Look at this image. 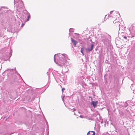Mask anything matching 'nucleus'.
Masks as SVG:
<instances>
[{"label": "nucleus", "mask_w": 135, "mask_h": 135, "mask_svg": "<svg viewBox=\"0 0 135 135\" xmlns=\"http://www.w3.org/2000/svg\"><path fill=\"white\" fill-rule=\"evenodd\" d=\"M67 57V56L65 54H56L54 57V61L59 65L62 66L68 64L66 60Z\"/></svg>", "instance_id": "1"}, {"label": "nucleus", "mask_w": 135, "mask_h": 135, "mask_svg": "<svg viewBox=\"0 0 135 135\" xmlns=\"http://www.w3.org/2000/svg\"><path fill=\"white\" fill-rule=\"evenodd\" d=\"M14 2L15 7L17 8H21L23 6V2L21 0H14Z\"/></svg>", "instance_id": "2"}, {"label": "nucleus", "mask_w": 135, "mask_h": 135, "mask_svg": "<svg viewBox=\"0 0 135 135\" xmlns=\"http://www.w3.org/2000/svg\"><path fill=\"white\" fill-rule=\"evenodd\" d=\"M30 17L29 15H23L21 17V21H22L26 22L28 21Z\"/></svg>", "instance_id": "3"}, {"label": "nucleus", "mask_w": 135, "mask_h": 135, "mask_svg": "<svg viewBox=\"0 0 135 135\" xmlns=\"http://www.w3.org/2000/svg\"><path fill=\"white\" fill-rule=\"evenodd\" d=\"M106 40V38L105 36L101 37L100 38L99 41L101 44L104 43Z\"/></svg>", "instance_id": "4"}, {"label": "nucleus", "mask_w": 135, "mask_h": 135, "mask_svg": "<svg viewBox=\"0 0 135 135\" xmlns=\"http://www.w3.org/2000/svg\"><path fill=\"white\" fill-rule=\"evenodd\" d=\"M94 45L93 44H91V45L90 48H86L85 50L86 51L88 52H89L90 51H91L93 49Z\"/></svg>", "instance_id": "5"}, {"label": "nucleus", "mask_w": 135, "mask_h": 135, "mask_svg": "<svg viewBox=\"0 0 135 135\" xmlns=\"http://www.w3.org/2000/svg\"><path fill=\"white\" fill-rule=\"evenodd\" d=\"M98 103V101L95 102L94 101H92L91 102V104L93 105V106L94 108H95L96 106H97Z\"/></svg>", "instance_id": "6"}, {"label": "nucleus", "mask_w": 135, "mask_h": 135, "mask_svg": "<svg viewBox=\"0 0 135 135\" xmlns=\"http://www.w3.org/2000/svg\"><path fill=\"white\" fill-rule=\"evenodd\" d=\"M71 42L73 43L74 44V46H75L76 44L77 43V42L73 40L72 38H71Z\"/></svg>", "instance_id": "7"}, {"label": "nucleus", "mask_w": 135, "mask_h": 135, "mask_svg": "<svg viewBox=\"0 0 135 135\" xmlns=\"http://www.w3.org/2000/svg\"><path fill=\"white\" fill-rule=\"evenodd\" d=\"M113 23H117V25H119H119L120 24V23L119 22V21L117 19L114 21L113 22Z\"/></svg>", "instance_id": "8"}, {"label": "nucleus", "mask_w": 135, "mask_h": 135, "mask_svg": "<svg viewBox=\"0 0 135 135\" xmlns=\"http://www.w3.org/2000/svg\"><path fill=\"white\" fill-rule=\"evenodd\" d=\"M91 133H93V134H92V135H95V132L93 131H89V132H88L87 133V135H88L90 134H91Z\"/></svg>", "instance_id": "9"}, {"label": "nucleus", "mask_w": 135, "mask_h": 135, "mask_svg": "<svg viewBox=\"0 0 135 135\" xmlns=\"http://www.w3.org/2000/svg\"><path fill=\"white\" fill-rule=\"evenodd\" d=\"M131 88L132 89H133V90L135 91V85H133L132 86H131Z\"/></svg>", "instance_id": "10"}, {"label": "nucleus", "mask_w": 135, "mask_h": 135, "mask_svg": "<svg viewBox=\"0 0 135 135\" xmlns=\"http://www.w3.org/2000/svg\"><path fill=\"white\" fill-rule=\"evenodd\" d=\"M83 48H81V52L82 54L83 55H84V54L83 52Z\"/></svg>", "instance_id": "11"}, {"label": "nucleus", "mask_w": 135, "mask_h": 135, "mask_svg": "<svg viewBox=\"0 0 135 135\" xmlns=\"http://www.w3.org/2000/svg\"><path fill=\"white\" fill-rule=\"evenodd\" d=\"M113 11H112L111 12H110V14H108V16L109 17H111L112 16L111 15L112 14V12H113Z\"/></svg>", "instance_id": "12"}, {"label": "nucleus", "mask_w": 135, "mask_h": 135, "mask_svg": "<svg viewBox=\"0 0 135 135\" xmlns=\"http://www.w3.org/2000/svg\"><path fill=\"white\" fill-rule=\"evenodd\" d=\"M115 13L116 14H118V11H117L116 12H114V15H115Z\"/></svg>", "instance_id": "13"}, {"label": "nucleus", "mask_w": 135, "mask_h": 135, "mask_svg": "<svg viewBox=\"0 0 135 135\" xmlns=\"http://www.w3.org/2000/svg\"><path fill=\"white\" fill-rule=\"evenodd\" d=\"M65 89V88H63L62 89V92L63 91V90Z\"/></svg>", "instance_id": "14"}, {"label": "nucleus", "mask_w": 135, "mask_h": 135, "mask_svg": "<svg viewBox=\"0 0 135 135\" xmlns=\"http://www.w3.org/2000/svg\"><path fill=\"white\" fill-rule=\"evenodd\" d=\"M73 111H74L75 110V109L74 108H73V109H72Z\"/></svg>", "instance_id": "15"}, {"label": "nucleus", "mask_w": 135, "mask_h": 135, "mask_svg": "<svg viewBox=\"0 0 135 135\" xmlns=\"http://www.w3.org/2000/svg\"><path fill=\"white\" fill-rule=\"evenodd\" d=\"M71 28H70V29H69V31L70 32L71 31Z\"/></svg>", "instance_id": "16"}, {"label": "nucleus", "mask_w": 135, "mask_h": 135, "mask_svg": "<svg viewBox=\"0 0 135 135\" xmlns=\"http://www.w3.org/2000/svg\"><path fill=\"white\" fill-rule=\"evenodd\" d=\"M124 38L126 39L127 38V37L126 36H125Z\"/></svg>", "instance_id": "17"}, {"label": "nucleus", "mask_w": 135, "mask_h": 135, "mask_svg": "<svg viewBox=\"0 0 135 135\" xmlns=\"http://www.w3.org/2000/svg\"><path fill=\"white\" fill-rule=\"evenodd\" d=\"M80 117H81V118H82V117L81 115H80Z\"/></svg>", "instance_id": "18"}, {"label": "nucleus", "mask_w": 135, "mask_h": 135, "mask_svg": "<svg viewBox=\"0 0 135 135\" xmlns=\"http://www.w3.org/2000/svg\"><path fill=\"white\" fill-rule=\"evenodd\" d=\"M24 25V24H23V23H22V26L23 25Z\"/></svg>", "instance_id": "19"}, {"label": "nucleus", "mask_w": 135, "mask_h": 135, "mask_svg": "<svg viewBox=\"0 0 135 135\" xmlns=\"http://www.w3.org/2000/svg\"><path fill=\"white\" fill-rule=\"evenodd\" d=\"M91 133V134H91V135H92V134L93 133Z\"/></svg>", "instance_id": "20"}, {"label": "nucleus", "mask_w": 135, "mask_h": 135, "mask_svg": "<svg viewBox=\"0 0 135 135\" xmlns=\"http://www.w3.org/2000/svg\"><path fill=\"white\" fill-rule=\"evenodd\" d=\"M62 100L63 101V100H64V98H62Z\"/></svg>", "instance_id": "21"}, {"label": "nucleus", "mask_w": 135, "mask_h": 135, "mask_svg": "<svg viewBox=\"0 0 135 135\" xmlns=\"http://www.w3.org/2000/svg\"><path fill=\"white\" fill-rule=\"evenodd\" d=\"M1 8H4V7H1Z\"/></svg>", "instance_id": "22"}]
</instances>
